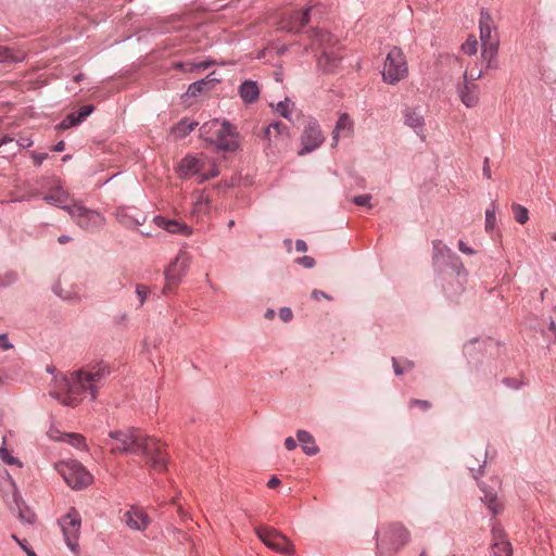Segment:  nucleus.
I'll use <instances>...</instances> for the list:
<instances>
[{"instance_id":"f257e3e1","label":"nucleus","mask_w":556,"mask_h":556,"mask_svg":"<svg viewBox=\"0 0 556 556\" xmlns=\"http://www.w3.org/2000/svg\"><path fill=\"white\" fill-rule=\"evenodd\" d=\"M109 375L110 367L105 362L90 363L56 380L59 391H50L49 394L63 405L75 407L85 395L96 400L98 390L103 387Z\"/></svg>"},{"instance_id":"f03ea898","label":"nucleus","mask_w":556,"mask_h":556,"mask_svg":"<svg viewBox=\"0 0 556 556\" xmlns=\"http://www.w3.org/2000/svg\"><path fill=\"white\" fill-rule=\"evenodd\" d=\"M108 445L112 453H131L147 457L148 464L155 471H163L167 467V459L163 455L164 445L153 437L143 435L139 430L127 428L113 430L109 433Z\"/></svg>"},{"instance_id":"7ed1b4c3","label":"nucleus","mask_w":556,"mask_h":556,"mask_svg":"<svg viewBox=\"0 0 556 556\" xmlns=\"http://www.w3.org/2000/svg\"><path fill=\"white\" fill-rule=\"evenodd\" d=\"M0 491L7 502L9 508L13 513H17L21 521L33 525L36 521V515L29 510L17 493L16 484L7 470L0 472Z\"/></svg>"},{"instance_id":"20e7f679","label":"nucleus","mask_w":556,"mask_h":556,"mask_svg":"<svg viewBox=\"0 0 556 556\" xmlns=\"http://www.w3.org/2000/svg\"><path fill=\"white\" fill-rule=\"evenodd\" d=\"M376 534L380 555L396 553L409 541V532L401 525L382 528Z\"/></svg>"},{"instance_id":"39448f33","label":"nucleus","mask_w":556,"mask_h":556,"mask_svg":"<svg viewBox=\"0 0 556 556\" xmlns=\"http://www.w3.org/2000/svg\"><path fill=\"white\" fill-rule=\"evenodd\" d=\"M73 222L83 230L97 232L105 225V217L97 210L86 207L81 202H74L67 208Z\"/></svg>"},{"instance_id":"423d86ee","label":"nucleus","mask_w":556,"mask_h":556,"mask_svg":"<svg viewBox=\"0 0 556 556\" xmlns=\"http://www.w3.org/2000/svg\"><path fill=\"white\" fill-rule=\"evenodd\" d=\"M56 470L73 490H81L92 482L91 473L77 460L61 462Z\"/></svg>"},{"instance_id":"0eeeda50","label":"nucleus","mask_w":556,"mask_h":556,"mask_svg":"<svg viewBox=\"0 0 556 556\" xmlns=\"http://www.w3.org/2000/svg\"><path fill=\"white\" fill-rule=\"evenodd\" d=\"M407 63L401 48L393 47L387 54L382 78L383 81L394 85L407 75Z\"/></svg>"},{"instance_id":"6e6552de","label":"nucleus","mask_w":556,"mask_h":556,"mask_svg":"<svg viewBox=\"0 0 556 556\" xmlns=\"http://www.w3.org/2000/svg\"><path fill=\"white\" fill-rule=\"evenodd\" d=\"M254 531L268 548L285 555L294 554L295 547L293 543L280 531L269 527H258Z\"/></svg>"},{"instance_id":"1a4fd4ad","label":"nucleus","mask_w":556,"mask_h":556,"mask_svg":"<svg viewBox=\"0 0 556 556\" xmlns=\"http://www.w3.org/2000/svg\"><path fill=\"white\" fill-rule=\"evenodd\" d=\"M64 541L70 551L77 555L79 553V535L81 519L78 511L72 508L64 517L59 520Z\"/></svg>"},{"instance_id":"9d476101","label":"nucleus","mask_w":556,"mask_h":556,"mask_svg":"<svg viewBox=\"0 0 556 556\" xmlns=\"http://www.w3.org/2000/svg\"><path fill=\"white\" fill-rule=\"evenodd\" d=\"M192 263V255L185 250L179 251L176 258L165 270L166 286L164 292L169 291L173 286L179 283L187 275Z\"/></svg>"},{"instance_id":"9b49d317","label":"nucleus","mask_w":556,"mask_h":556,"mask_svg":"<svg viewBox=\"0 0 556 556\" xmlns=\"http://www.w3.org/2000/svg\"><path fill=\"white\" fill-rule=\"evenodd\" d=\"M290 139L288 127L281 122L270 123L264 130L265 149L267 153L279 152L287 147Z\"/></svg>"},{"instance_id":"f8f14e48","label":"nucleus","mask_w":556,"mask_h":556,"mask_svg":"<svg viewBox=\"0 0 556 556\" xmlns=\"http://www.w3.org/2000/svg\"><path fill=\"white\" fill-rule=\"evenodd\" d=\"M238 137L236 127L229 121L224 119L211 144H214L218 151L233 152L239 147Z\"/></svg>"},{"instance_id":"ddd939ff","label":"nucleus","mask_w":556,"mask_h":556,"mask_svg":"<svg viewBox=\"0 0 556 556\" xmlns=\"http://www.w3.org/2000/svg\"><path fill=\"white\" fill-rule=\"evenodd\" d=\"M324 140L319 125L316 122L307 123L301 135L302 149L299 151V155L313 152L323 144Z\"/></svg>"},{"instance_id":"4468645a","label":"nucleus","mask_w":556,"mask_h":556,"mask_svg":"<svg viewBox=\"0 0 556 556\" xmlns=\"http://www.w3.org/2000/svg\"><path fill=\"white\" fill-rule=\"evenodd\" d=\"M457 92L462 103L467 108H475L479 103L480 89L476 83L469 81L468 71L464 72L463 83L458 84Z\"/></svg>"},{"instance_id":"2eb2a0df","label":"nucleus","mask_w":556,"mask_h":556,"mask_svg":"<svg viewBox=\"0 0 556 556\" xmlns=\"http://www.w3.org/2000/svg\"><path fill=\"white\" fill-rule=\"evenodd\" d=\"M491 551L493 556H511L513 554V547L506 539L504 529L497 523L492 527Z\"/></svg>"},{"instance_id":"dca6fc26","label":"nucleus","mask_w":556,"mask_h":556,"mask_svg":"<svg viewBox=\"0 0 556 556\" xmlns=\"http://www.w3.org/2000/svg\"><path fill=\"white\" fill-rule=\"evenodd\" d=\"M127 527L135 531H144L150 525L148 514L140 507L131 506L123 517Z\"/></svg>"},{"instance_id":"f3484780","label":"nucleus","mask_w":556,"mask_h":556,"mask_svg":"<svg viewBox=\"0 0 556 556\" xmlns=\"http://www.w3.org/2000/svg\"><path fill=\"white\" fill-rule=\"evenodd\" d=\"M115 217L125 228H135L146 222V216L136 207H118Z\"/></svg>"},{"instance_id":"a211bd4d","label":"nucleus","mask_w":556,"mask_h":556,"mask_svg":"<svg viewBox=\"0 0 556 556\" xmlns=\"http://www.w3.org/2000/svg\"><path fill=\"white\" fill-rule=\"evenodd\" d=\"M480 27V40L482 45H489L498 42L497 34L495 31L494 22L490 15V13L482 9L480 12L479 20Z\"/></svg>"},{"instance_id":"6ab92c4d","label":"nucleus","mask_w":556,"mask_h":556,"mask_svg":"<svg viewBox=\"0 0 556 556\" xmlns=\"http://www.w3.org/2000/svg\"><path fill=\"white\" fill-rule=\"evenodd\" d=\"M311 8H306L302 11L292 12L288 15L286 21L282 22V28L287 29L288 31H301L311 20Z\"/></svg>"},{"instance_id":"aec40b11","label":"nucleus","mask_w":556,"mask_h":556,"mask_svg":"<svg viewBox=\"0 0 556 556\" xmlns=\"http://www.w3.org/2000/svg\"><path fill=\"white\" fill-rule=\"evenodd\" d=\"M203 167L204 159L187 155L180 161L177 172L180 178L187 179L199 174Z\"/></svg>"},{"instance_id":"412c9836","label":"nucleus","mask_w":556,"mask_h":556,"mask_svg":"<svg viewBox=\"0 0 556 556\" xmlns=\"http://www.w3.org/2000/svg\"><path fill=\"white\" fill-rule=\"evenodd\" d=\"M497 481H493V485H486L484 483L479 484L483 496L481 501L488 506L489 510L495 516L501 513L503 505L497 498Z\"/></svg>"},{"instance_id":"4be33fe9","label":"nucleus","mask_w":556,"mask_h":556,"mask_svg":"<svg viewBox=\"0 0 556 556\" xmlns=\"http://www.w3.org/2000/svg\"><path fill=\"white\" fill-rule=\"evenodd\" d=\"M154 224L169 233H178L182 236H190L192 229L186 224L175 219H168L163 216H155L153 218Z\"/></svg>"},{"instance_id":"5701e85b","label":"nucleus","mask_w":556,"mask_h":556,"mask_svg":"<svg viewBox=\"0 0 556 556\" xmlns=\"http://www.w3.org/2000/svg\"><path fill=\"white\" fill-rule=\"evenodd\" d=\"M404 115V124L412 128L415 134L422 139L425 138V118L424 115L417 111L416 109L406 108L403 112Z\"/></svg>"},{"instance_id":"b1692460","label":"nucleus","mask_w":556,"mask_h":556,"mask_svg":"<svg viewBox=\"0 0 556 556\" xmlns=\"http://www.w3.org/2000/svg\"><path fill=\"white\" fill-rule=\"evenodd\" d=\"M93 111V105H84L78 111L70 113L56 127L59 129H68L77 126L81 124Z\"/></svg>"},{"instance_id":"393cba45","label":"nucleus","mask_w":556,"mask_h":556,"mask_svg":"<svg viewBox=\"0 0 556 556\" xmlns=\"http://www.w3.org/2000/svg\"><path fill=\"white\" fill-rule=\"evenodd\" d=\"M354 122L351 119L349 114L342 113L336 124L332 131V147L337 146L341 136L349 137L353 134Z\"/></svg>"},{"instance_id":"a878e982","label":"nucleus","mask_w":556,"mask_h":556,"mask_svg":"<svg viewBox=\"0 0 556 556\" xmlns=\"http://www.w3.org/2000/svg\"><path fill=\"white\" fill-rule=\"evenodd\" d=\"M67 200L68 193L61 186L55 187L51 192L43 197V201L66 212L67 208L71 207V205L66 204Z\"/></svg>"},{"instance_id":"bb28decb","label":"nucleus","mask_w":556,"mask_h":556,"mask_svg":"<svg viewBox=\"0 0 556 556\" xmlns=\"http://www.w3.org/2000/svg\"><path fill=\"white\" fill-rule=\"evenodd\" d=\"M296 440L306 455L314 456L319 452L314 437L308 431L302 429L298 430Z\"/></svg>"},{"instance_id":"cd10ccee","label":"nucleus","mask_w":556,"mask_h":556,"mask_svg":"<svg viewBox=\"0 0 556 556\" xmlns=\"http://www.w3.org/2000/svg\"><path fill=\"white\" fill-rule=\"evenodd\" d=\"M239 94L244 103L251 104L260 97V89L254 80H245L239 86Z\"/></svg>"},{"instance_id":"c85d7f7f","label":"nucleus","mask_w":556,"mask_h":556,"mask_svg":"<svg viewBox=\"0 0 556 556\" xmlns=\"http://www.w3.org/2000/svg\"><path fill=\"white\" fill-rule=\"evenodd\" d=\"M341 58L333 51H324L318 58V67L326 73L333 72L340 63Z\"/></svg>"},{"instance_id":"c756f323","label":"nucleus","mask_w":556,"mask_h":556,"mask_svg":"<svg viewBox=\"0 0 556 556\" xmlns=\"http://www.w3.org/2000/svg\"><path fill=\"white\" fill-rule=\"evenodd\" d=\"M49 435L52 440L67 442L76 448H85V438L78 433H61L58 435V431L50 430Z\"/></svg>"},{"instance_id":"7c9ffc66","label":"nucleus","mask_w":556,"mask_h":556,"mask_svg":"<svg viewBox=\"0 0 556 556\" xmlns=\"http://www.w3.org/2000/svg\"><path fill=\"white\" fill-rule=\"evenodd\" d=\"M433 245V262L435 265H442L454 253L441 240H434Z\"/></svg>"},{"instance_id":"2f4dec72","label":"nucleus","mask_w":556,"mask_h":556,"mask_svg":"<svg viewBox=\"0 0 556 556\" xmlns=\"http://www.w3.org/2000/svg\"><path fill=\"white\" fill-rule=\"evenodd\" d=\"M220 126L222 121L217 118L205 122L200 127V137L211 143Z\"/></svg>"},{"instance_id":"473e14b6","label":"nucleus","mask_w":556,"mask_h":556,"mask_svg":"<svg viewBox=\"0 0 556 556\" xmlns=\"http://www.w3.org/2000/svg\"><path fill=\"white\" fill-rule=\"evenodd\" d=\"M498 43H489V45H482V51L481 56L486 62L488 68H495L497 66L496 64V55L498 51Z\"/></svg>"},{"instance_id":"72a5a7b5","label":"nucleus","mask_w":556,"mask_h":556,"mask_svg":"<svg viewBox=\"0 0 556 556\" xmlns=\"http://www.w3.org/2000/svg\"><path fill=\"white\" fill-rule=\"evenodd\" d=\"M198 126L197 122H189L187 119H181L172 128V132L178 138L187 137L194 128Z\"/></svg>"},{"instance_id":"f704fd0d","label":"nucleus","mask_w":556,"mask_h":556,"mask_svg":"<svg viewBox=\"0 0 556 556\" xmlns=\"http://www.w3.org/2000/svg\"><path fill=\"white\" fill-rule=\"evenodd\" d=\"M441 266H447L456 273L457 277H466L467 270L459 258V256L454 252Z\"/></svg>"},{"instance_id":"c9c22d12","label":"nucleus","mask_w":556,"mask_h":556,"mask_svg":"<svg viewBox=\"0 0 556 556\" xmlns=\"http://www.w3.org/2000/svg\"><path fill=\"white\" fill-rule=\"evenodd\" d=\"M496 225V204L493 201L490 206L485 210V230L492 231Z\"/></svg>"},{"instance_id":"e433bc0d","label":"nucleus","mask_w":556,"mask_h":556,"mask_svg":"<svg viewBox=\"0 0 556 556\" xmlns=\"http://www.w3.org/2000/svg\"><path fill=\"white\" fill-rule=\"evenodd\" d=\"M511 210L517 223L523 225L529 220V211L526 206L518 203H514L511 205Z\"/></svg>"},{"instance_id":"4c0bfd02","label":"nucleus","mask_w":556,"mask_h":556,"mask_svg":"<svg viewBox=\"0 0 556 556\" xmlns=\"http://www.w3.org/2000/svg\"><path fill=\"white\" fill-rule=\"evenodd\" d=\"M0 458L7 465H14L20 468L22 467V463L20 462V459L13 456L12 453L5 446L0 447Z\"/></svg>"},{"instance_id":"58836bf2","label":"nucleus","mask_w":556,"mask_h":556,"mask_svg":"<svg viewBox=\"0 0 556 556\" xmlns=\"http://www.w3.org/2000/svg\"><path fill=\"white\" fill-rule=\"evenodd\" d=\"M207 85V81L205 79L197 80L189 85L185 96L186 97H197L199 93H201L204 89V87Z\"/></svg>"},{"instance_id":"ea45409f","label":"nucleus","mask_w":556,"mask_h":556,"mask_svg":"<svg viewBox=\"0 0 556 556\" xmlns=\"http://www.w3.org/2000/svg\"><path fill=\"white\" fill-rule=\"evenodd\" d=\"M293 103L289 98H286L283 101L277 103L275 110L278 114H280L285 118H290L291 115V106Z\"/></svg>"},{"instance_id":"a19ab883","label":"nucleus","mask_w":556,"mask_h":556,"mask_svg":"<svg viewBox=\"0 0 556 556\" xmlns=\"http://www.w3.org/2000/svg\"><path fill=\"white\" fill-rule=\"evenodd\" d=\"M462 50L469 54L473 55L478 51V41L473 36H469L467 40L462 45Z\"/></svg>"},{"instance_id":"79ce46f5","label":"nucleus","mask_w":556,"mask_h":556,"mask_svg":"<svg viewBox=\"0 0 556 556\" xmlns=\"http://www.w3.org/2000/svg\"><path fill=\"white\" fill-rule=\"evenodd\" d=\"M59 286L53 287V292L64 301L68 302H79L81 300L80 295L76 291H66L65 293H59Z\"/></svg>"},{"instance_id":"37998d69","label":"nucleus","mask_w":556,"mask_h":556,"mask_svg":"<svg viewBox=\"0 0 556 556\" xmlns=\"http://www.w3.org/2000/svg\"><path fill=\"white\" fill-rule=\"evenodd\" d=\"M477 462H478V466L476 467L473 464H471L469 460H467L468 469L472 472V476L475 479L478 478V475L483 473V468L485 465V454L482 455V460L478 459Z\"/></svg>"},{"instance_id":"c03bdc74","label":"nucleus","mask_w":556,"mask_h":556,"mask_svg":"<svg viewBox=\"0 0 556 556\" xmlns=\"http://www.w3.org/2000/svg\"><path fill=\"white\" fill-rule=\"evenodd\" d=\"M136 294L139 300V307H141L148 299L149 289L143 285L136 286Z\"/></svg>"},{"instance_id":"a18cd8bd","label":"nucleus","mask_w":556,"mask_h":556,"mask_svg":"<svg viewBox=\"0 0 556 556\" xmlns=\"http://www.w3.org/2000/svg\"><path fill=\"white\" fill-rule=\"evenodd\" d=\"M371 195L370 194H361L356 195L352 199V202L358 206H371Z\"/></svg>"},{"instance_id":"49530a36","label":"nucleus","mask_w":556,"mask_h":556,"mask_svg":"<svg viewBox=\"0 0 556 556\" xmlns=\"http://www.w3.org/2000/svg\"><path fill=\"white\" fill-rule=\"evenodd\" d=\"M22 59L23 58H13L12 52L8 48L0 47V62H18Z\"/></svg>"},{"instance_id":"de8ad7c7","label":"nucleus","mask_w":556,"mask_h":556,"mask_svg":"<svg viewBox=\"0 0 556 556\" xmlns=\"http://www.w3.org/2000/svg\"><path fill=\"white\" fill-rule=\"evenodd\" d=\"M314 40H318L320 43H328L331 41V35L328 31L314 29Z\"/></svg>"},{"instance_id":"09e8293b","label":"nucleus","mask_w":556,"mask_h":556,"mask_svg":"<svg viewBox=\"0 0 556 556\" xmlns=\"http://www.w3.org/2000/svg\"><path fill=\"white\" fill-rule=\"evenodd\" d=\"M296 263L304 268H312L315 265V260L311 256L304 255L302 257L296 258Z\"/></svg>"},{"instance_id":"8fccbe9b","label":"nucleus","mask_w":556,"mask_h":556,"mask_svg":"<svg viewBox=\"0 0 556 556\" xmlns=\"http://www.w3.org/2000/svg\"><path fill=\"white\" fill-rule=\"evenodd\" d=\"M418 406L424 410H427L431 407V404L426 400H417L413 399L409 401V407Z\"/></svg>"},{"instance_id":"3c124183","label":"nucleus","mask_w":556,"mask_h":556,"mask_svg":"<svg viewBox=\"0 0 556 556\" xmlns=\"http://www.w3.org/2000/svg\"><path fill=\"white\" fill-rule=\"evenodd\" d=\"M279 317L282 321L288 323L292 319L293 313L289 307H282L279 309Z\"/></svg>"},{"instance_id":"603ef678","label":"nucleus","mask_w":556,"mask_h":556,"mask_svg":"<svg viewBox=\"0 0 556 556\" xmlns=\"http://www.w3.org/2000/svg\"><path fill=\"white\" fill-rule=\"evenodd\" d=\"M13 348V344L9 341V338L5 333L0 334V349L1 350H10Z\"/></svg>"},{"instance_id":"864d4df0","label":"nucleus","mask_w":556,"mask_h":556,"mask_svg":"<svg viewBox=\"0 0 556 556\" xmlns=\"http://www.w3.org/2000/svg\"><path fill=\"white\" fill-rule=\"evenodd\" d=\"M458 249L460 252L468 254V255L476 254V251L471 247H468L463 240L458 241Z\"/></svg>"},{"instance_id":"5fc2aeb1","label":"nucleus","mask_w":556,"mask_h":556,"mask_svg":"<svg viewBox=\"0 0 556 556\" xmlns=\"http://www.w3.org/2000/svg\"><path fill=\"white\" fill-rule=\"evenodd\" d=\"M31 157L37 166H40L42 162L48 157L47 153L33 152Z\"/></svg>"},{"instance_id":"6e6d98bb","label":"nucleus","mask_w":556,"mask_h":556,"mask_svg":"<svg viewBox=\"0 0 556 556\" xmlns=\"http://www.w3.org/2000/svg\"><path fill=\"white\" fill-rule=\"evenodd\" d=\"M218 174H219L218 168L216 166H213L207 173L202 175L201 181L214 178V177L218 176Z\"/></svg>"},{"instance_id":"4d7b16f0","label":"nucleus","mask_w":556,"mask_h":556,"mask_svg":"<svg viewBox=\"0 0 556 556\" xmlns=\"http://www.w3.org/2000/svg\"><path fill=\"white\" fill-rule=\"evenodd\" d=\"M483 176L486 179H491V167H490V160L489 157H485L483 161V168H482Z\"/></svg>"},{"instance_id":"13d9d810","label":"nucleus","mask_w":556,"mask_h":556,"mask_svg":"<svg viewBox=\"0 0 556 556\" xmlns=\"http://www.w3.org/2000/svg\"><path fill=\"white\" fill-rule=\"evenodd\" d=\"M285 446L288 451H293L296 448V441L292 437H288L285 440Z\"/></svg>"},{"instance_id":"bf43d9fd","label":"nucleus","mask_w":556,"mask_h":556,"mask_svg":"<svg viewBox=\"0 0 556 556\" xmlns=\"http://www.w3.org/2000/svg\"><path fill=\"white\" fill-rule=\"evenodd\" d=\"M33 140L30 138H20L16 141V144L21 148H29L33 146Z\"/></svg>"},{"instance_id":"052dcab7","label":"nucleus","mask_w":556,"mask_h":556,"mask_svg":"<svg viewBox=\"0 0 556 556\" xmlns=\"http://www.w3.org/2000/svg\"><path fill=\"white\" fill-rule=\"evenodd\" d=\"M295 249L299 252H305V251H307V244H306V242L304 240L299 239L295 242Z\"/></svg>"},{"instance_id":"680f3d73","label":"nucleus","mask_w":556,"mask_h":556,"mask_svg":"<svg viewBox=\"0 0 556 556\" xmlns=\"http://www.w3.org/2000/svg\"><path fill=\"white\" fill-rule=\"evenodd\" d=\"M468 75H469V81H472V83H476V80L480 79L482 77V72L481 71H478V72H468Z\"/></svg>"},{"instance_id":"e2e57ef3","label":"nucleus","mask_w":556,"mask_h":556,"mask_svg":"<svg viewBox=\"0 0 556 556\" xmlns=\"http://www.w3.org/2000/svg\"><path fill=\"white\" fill-rule=\"evenodd\" d=\"M392 365H393L394 374L396 376H400L404 372V369L400 367L395 357L392 358Z\"/></svg>"},{"instance_id":"0e129e2a","label":"nucleus","mask_w":556,"mask_h":556,"mask_svg":"<svg viewBox=\"0 0 556 556\" xmlns=\"http://www.w3.org/2000/svg\"><path fill=\"white\" fill-rule=\"evenodd\" d=\"M280 484V480L274 476L271 477L268 482H267V486L270 488V489H275L277 488L278 485Z\"/></svg>"},{"instance_id":"69168bd1","label":"nucleus","mask_w":556,"mask_h":556,"mask_svg":"<svg viewBox=\"0 0 556 556\" xmlns=\"http://www.w3.org/2000/svg\"><path fill=\"white\" fill-rule=\"evenodd\" d=\"M312 296L315 299V300H319L321 298H325V299H330L329 295L323 291H319V290H314L312 292Z\"/></svg>"},{"instance_id":"338daca9","label":"nucleus","mask_w":556,"mask_h":556,"mask_svg":"<svg viewBox=\"0 0 556 556\" xmlns=\"http://www.w3.org/2000/svg\"><path fill=\"white\" fill-rule=\"evenodd\" d=\"M65 149V142L64 141H59L53 148L52 150L54 152H62L63 150Z\"/></svg>"},{"instance_id":"774afa93","label":"nucleus","mask_w":556,"mask_h":556,"mask_svg":"<svg viewBox=\"0 0 556 556\" xmlns=\"http://www.w3.org/2000/svg\"><path fill=\"white\" fill-rule=\"evenodd\" d=\"M548 329L554 333L556 341V324L553 318L549 319Z\"/></svg>"}]
</instances>
